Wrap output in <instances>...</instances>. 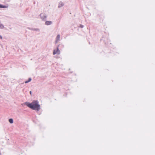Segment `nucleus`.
Instances as JSON below:
<instances>
[{"label": "nucleus", "instance_id": "39448f33", "mask_svg": "<svg viewBox=\"0 0 155 155\" xmlns=\"http://www.w3.org/2000/svg\"><path fill=\"white\" fill-rule=\"evenodd\" d=\"M52 21H47L45 22V25H51L52 24Z\"/></svg>", "mask_w": 155, "mask_h": 155}, {"label": "nucleus", "instance_id": "f8f14e48", "mask_svg": "<svg viewBox=\"0 0 155 155\" xmlns=\"http://www.w3.org/2000/svg\"><path fill=\"white\" fill-rule=\"evenodd\" d=\"M80 27L81 28H83L84 27V26L82 25H80Z\"/></svg>", "mask_w": 155, "mask_h": 155}, {"label": "nucleus", "instance_id": "423d86ee", "mask_svg": "<svg viewBox=\"0 0 155 155\" xmlns=\"http://www.w3.org/2000/svg\"><path fill=\"white\" fill-rule=\"evenodd\" d=\"M60 35L59 34L57 35V37L56 38L55 42L56 43H57L58 41L60 40Z\"/></svg>", "mask_w": 155, "mask_h": 155}, {"label": "nucleus", "instance_id": "f03ea898", "mask_svg": "<svg viewBox=\"0 0 155 155\" xmlns=\"http://www.w3.org/2000/svg\"><path fill=\"white\" fill-rule=\"evenodd\" d=\"M59 45H58L56 49H54L53 51V54L55 55V54H59L60 53V51L59 49Z\"/></svg>", "mask_w": 155, "mask_h": 155}, {"label": "nucleus", "instance_id": "20e7f679", "mask_svg": "<svg viewBox=\"0 0 155 155\" xmlns=\"http://www.w3.org/2000/svg\"><path fill=\"white\" fill-rule=\"evenodd\" d=\"M64 5V4L62 1H60L59 2L58 7L59 8H60L62 7H63Z\"/></svg>", "mask_w": 155, "mask_h": 155}, {"label": "nucleus", "instance_id": "6e6552de", "mask_svg": "<svg viewBox=\"0 0 155 155\" xmlns=\"http://www.w3.org/2000/svg\"><path fill=\"white\" fill-rule=\"evenodd\" d=\"M8 6L6 5H2L0 4V8H7Z\"/></svg>", "mask_w": 155, "mask_h": 155}, {"label": "nucleus", "instance_id": "ddd939ff", "mask_svg": "<svg viewBox=\"0 0 155 155\" xmlns=\"http://www.w3.org/2000/svg\"><path fill=\"white\" fill-rule=\"evenodd\" d=\"M0 38L1 39H2V36L0 35Z\"/></svg>", "mask_w": 155, "mask_h": 155}, {"label": "nucleus", "instance_id": "9b49d317", "mask_svg": "<svg viewBox=\"0 0 155 155\" xmlns=\"http://www.w3.org/2000/svg\"><path fill=\"white\" fill-rule=\"evenodd\" d=\"M4 28V25L2 24H0V28L1 29H3Z\"/></svg>", "mask_w": 155, "mask_h": 155}, {"label": "nucleus", "instance_id": "7ed1b4c3", "mask_svg": "<svg viewBox=\"0 0 155 155\" xmlns=\"http://www.w3.org/2000/svg\"><path fill=\"white\" fill-rule=\"evenodd\" d=\"M41 18L43 21H45L47 18L46 15L44 13H42L40 14Z\"/></svg>", "mask_w": 155, "mask_h": 155}, {"label": "nucleus", "instance_id": "1a4fd4ad", "mask_svg": "<svg viewBox=\"0 0 155 155\" xmlns=\"http://www.w3.org/2000/svg\"><path fill=\"white\" fill-rule=\"evenodd\" d=\"M9 121L11 124H12L13 123V120L12 118H10L9 120Z\"/></svg>", "mask_w": 155, "mask_h": 155}, {"label": "nucleus", "instance_id": "f257e3e1", "mask_svg": "<svg viewBox=\"0 0 155 155\" xmlns=\"http://www.w3.org/2000/svg\"><path fill=\"white\" fill-rule=\"evenodd\" d=\"M38 103V101H34L31 103L26 102L25 104L31 109L38 111L40 109V106Z\"/></svg>", "mask_w": 155, "mask_h": 155}, {"label": "nucleus", "instance_id": "4468645a", "mask_svg": "<svg viewBox=\"0 0 155 155\" xmlns=\"http://www.w3.org/2000/svg\"><path fill=\"white\" fill-rule=\"evenodd\" d=\"M31 93H32L31 91H30V94L31 95Z\"/></svg>", "mask_w": 155, "mask_h": 155}, {"label": "nucleus", "instance_id": "0eeeda50", "mask_svg": "<svg viewBox=\"0 0 155 155\" xmlns=\"http://www.w3.org/2000/svg\"><path fill=\"white\" fill-rule=\"evenodd\" d=\"M29 29H31V30H32L35 31H40V30L38 28H32L31 29L30 28H28Z\"/></svg>", "mask_w": 155, "mask_h": 155}, {"label": "nucleus", "instance_id": "9d476101", "mask_svg": "<svg viewBox=\"0 0 155 155\" xmlns=\"http://www.w3.org/2000/svg\"><path fill=\"white\" fill-rule=\"evenodd\" d=\"M31 78H28V81H25V83H28L29 82H30L31 81Z\"/></svg>", "mask_w": 155, "mask_h": 155}]
</instances>
